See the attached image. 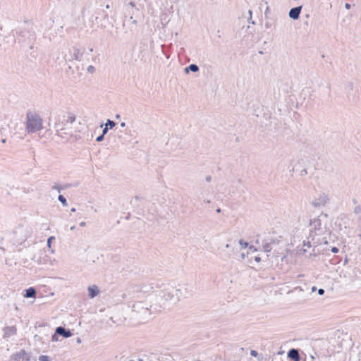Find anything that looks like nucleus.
Returning <instances> with one entry per match:
<instances>
[{
	"label": "nucleus",
	"instance_id": "f257e3e1",
	"mask_svg": "<svg viewBox=\"0 0 361 361\" xmlns=\"http://www.w3.org/2000/svg\"><path fill=\"white\" fill-rule=\"evenodd\" d=\"M15 37L16 42H18L23 49L34 50L37 40V35L34 30L25 29L17 31Z\"/></svg>",
	"mask_w": 361,
	"mask_h": 361
},
{
	"label": "nucleus",
	"instance_id": "f03ea898",
	"mask_svg": "<svg viewBox=\"0 0 361 361\" xmlns=\"http://www.w3.org/2000/svg\"><path fill=\"white\" fill-rule=\"evenodd\" d=\"M26 130L28 133H34L42 128V119L37 114L27 112L26 114Z\"/></svg>",
	"mask_w": 361,
	"mask_h": 361
},
{
	"label": "nucleus",
	"instance_id": "7ed1b4c3",
	"mask_svg": "<svg viewBox=\"0 0 361 361\" xmlns=\"http://www.w3.org/2000/svg\"><path fill=\"white\" fill-rule=\"evenodd\" d=\"M13 30L8 35H0V49H6L11 44L16 43Z\"/></svg>",
	"mask_w": 361,
	"mask_h": 361
},
{
	"label": "nucleus",
	"instance_id": "20e7f679",
	"mask_svg": "<svg viewBox=\"0 0 361 361\" xmlns=\"http://www.w3.org/2000/svg\"><path fill=\"white\" fill-rule=\"evenodd\" d=\"M181 295L179 289H173L171 290H164L162 292L161 298L166 301L176 302L179 300Z\"/></svg>",
	"mask_w": 361,
	"mask_h": 361
},
{
	"label": "nucleus",
	"instance_id": "39448f33",
	"mask_svg": "<svg viewBox=\"0 0 361 361\" xmlns=\"http://www.w3.org/2000/svg\"><path fill=\"white\" fill-rule=\"evenodd\" d=\"M126 13L130 16V19L133 20L135 18H137L140 15V8L136 6L134 1H130L128 4L125 5Z\"/></svg>",
	"mask_w": 361,
	"mask_h": 361
},
{
	"label": "nucleus",
	"instance_id": "423d86ee",
	"mask_svg": "<svg viewBox=\"0 0 361 361\" xmlns=\"http://www.w3.org/2000/svg\"><path fill=\"white\" fill-rule=\"evenodd\" d=\"M329 201V198L327 195L322 192L320 193L319 197L317 198H314L311 204L315 207V208H320L322 207H324L326 205V204L328 203Z\"/></svg>",
	"mask_w": 361,
	"mask_h": 361
},
{
	"label": "nucleus",
	"instance_id": "0eeeda50",
	"mask_svg": "<svg viewBox=\"0 0 361 361\" xmlns=\"http://www.w3.org/2000/svg\"><path fill=\"white\" fill-rule=\"evenodd\" d=\"M73 54L69 59H66V56H64V59L66 61H71L73 60H76L78 61H81L82 60L83 56V51H81L79 48L76 47H73Z\"/></svg>",
	"mask_w": 361,
	"mask_h": 361
},
{
	"label": "nucleus",
	"instance_id": "6e6552de",
	"mask_svg": "<svg viewBox=\"0 0 361 361\" xmlns=\"http://www.w3.org/2000/svg\"><path fill=\"white\" fill-rule=\"evenodd\" d=\"M345 88L348 90L347 93V97L348 100L353 103H356L358 101V97L355 94V93H350V91L353 92V84L351 82H348Z\"/></svg>",
	"mask_w": 361,
	"mask_h": 361
},
{
	"label": "nucleus",
	"instance_id": "1a4fd4ad",
	"mask_svg": "<svg viewBox=\"0 0 361 361\" xmlns=\"http://www.w3.org/2000/svg\"><path fill=\"white\" fill-rule=\"evenodd\" d=\"M281 240L278 238H271L269 242H263V249L266 252H269L274 245H279Z\"/></svg>",
	"mask_w": 361,
	"mask_h": 361
},
{
	"label": "nucleus",
	"instance_id": "9d476101",
	"mask_svg": "<svg viewBox=\"0 0 361 361\" xmlns=\"http://www.w3.org/2000/svg\"><path fill=\"white\" fill-rule=\"evenodd\" d=\"M299 352V349L290 348L287 353V357L293 361H300L301 356Z\"/></svg>",
	"mask_w": 361,
	"mask_h": 361
},
{
	"label": "nucleus",
	"instance_id": "9b49d317",
	"mask_svg": "<svg viewBox=\"0 0 361 361\" xmlns=\"http://www.w3.org/2000/svg\"><path fill=\"white\" fill-rule=\"evenodd\" d=\"M302 9V6H298L290 8L288 12V16L290 18L295 20H298L300 18V15L301 13Z\"/></svg>",
	"mask_w": 361,
	"mask_h": 361
},
{
	"label": "nucleus",
	"instance_id": "f8f14e48",
	"mask_svg": "<svg viewBox=\"0 0 361 361\" xmlns=\"http://www.w3.org/2000/svg\"><path fill=\"white\" fill-rule=\"evenodd\" d=\"M66 116L63 115L62 118L59 116L58 120L55 123L54 127L56 128V135L61 137H65V136L63 134H60V132L63 130V128H61L60 125L61 124L62 126H64L66 123Z\"/></svg>",
	"mask_w": 361,
	"mask_h": 361
},
{
	"label": "nucleus",
	"instance_id": "ddd939ff",
	"mask_svg": "<svg viewBox=\"0 0 361 361\" xmlns=\"http://www.w3.org/2000/svg\"><path fill=\"white\" fill-rule=\"evenodd\" d=\"M66 73L68 75H72V78L73 80H78L82 75V72L80 71L79 67H76V71H75L71 66H68L66 70Z\"/></svg>",
	"mask_w": 361,
	"mask_h": 361
},
{
	"label": "nucleus",
	"instance_id": "4468645a",
	"mask_svg": "<svg viewBox=\"0 0 361 361\" xmlns=\"http://www.w3.org/2000/svg\"><path fill=\"white\" fill-rule=\"evenodd\" d=\"M132 308L133 311L141 314L147 313L149 311L148 307H145L144 302L142 301H139L133 304Z\"/></svg>",
	"mask_w": 361,
	"mask_h": 361
},
{
	"label": "nucleus",
	"instance_id": "2eb2a0df",
	"mask_svg": "<svg viewBox=\"0 0 361 361\" xmlns=\"http://www.w3.org/2000/svg\"><path fill=\"white\" fill-rule=\"evenodd\" d=\"M56 334H59V335L66 338H69L73 335L71 331L69 329H66L65 327L61 326L56 329Z\"/></svg>",
	"mask_w": 361,
	"mask_h": 361
},
{
	"label": "nucleus",
	"instance_id": "dca6fc26",
	"mask_svg": "<svg viewBox=\"0 0 361 361\" xmlns=\"http://www.w3.org/2000/svg\"><path fill=\"white\" fill-rule=\"evenodd\" d=\"M4 331V338H8L11 336L16 335L17 332V329L15 326H6L3 329Z\"/></svg>",
	"mask_w": 361,
	"mask_h": 361
},
{
	"label": "nucleus",
	"instance_id": "f3484780",
	"mask_svg": "<svg viewBox=\"0 0 361 361\" xmlns=\"http://www.w3.org/2000/svg\"><path fill=\"white\" fill-rule=\"evenodd\" d=\"M88 296L90 298H94L99 293V290L96 285H92L88 287Z\"/></svg>",
	"mask_w": 361,
	"mask_h": 361
},
{
	"label": "nucleus",
	"instance_id": "a211bd4d",
	"mask_svg": "<svg viewBox=\"0 0 361 361\" xmlns=\"http://www.w3.org/2000/svg\"><path fill=\"white\" fill-rule=\"evenodd\" d=\"M27 355V352L24 349H21L20 351L13 353L11 356V358L14 361H20V360L24 358V356Z\"/></svg>",
	"mask_w": 361,
	"mask_h": 361
},
{
	"label": "nucleus",
	"instance_id": "6ab92c4d",
	"mask_svg": "<svg viewBox=\"0 0 361 361\" xmlns=\"http://www.w3.org/2000/svg\"><path fill=\"white\" fill-rule=\"evenodd\" d=\"M25 293L24 294V297L27 298H35L37 292L35 288L30 287L27 289H25Z\"/></svg>",
	"mask_w": 361,
	"mask_h": 361
},
{
	"label": "nucleus",
	"instance_id": "aec40b11",
	"mask_svg": "<svg viewBox=\"0 0 361 361\" xmlns=\"http://www.w3.org/2000/svg\"><path fill=\"white\" fill-rule=\"evenodd\" d=\"M199 70H200V68L197 64L192 63L184 68V72L186 74H188L190 71H192L193 73H196V72H198Z\"/></svg>",
	"mask_w": 361,
	"mask_h": 361
},
{
	"label": "nucleus",
	"instance_id": "412c9836",
	"mask_svg": "<svg viewBox=\"0 0 361 361\" xmlns=\"http://www.w3.org/2000/svg\"><path fill=\"white\" fill-rule=\"evenodd\" d=\"M59 201L62 204L63 207L68 206V202L66 197L63 195H59L58 197Z\"/></svg>",
	"mask_w": 361,
	"mask_h": 361
},
{
	"label": "nucleus",
	"instance_id": "4be33fe9",
	"mask_svg": "<svg viewBox=\"0 0 361 361\" xmlns=\"http://www.w3.org/2000/svg\"><path fill=\"white\" fill-rule=\"evenodd\" d=\"M312 225L314 226V229H320L321 227V221L319 219H314L312 221Z\"/></svg>",
	"mask_w": 361,
	"mask_h": 361
},
{
	"label": "nucleus",
	"instance_id": "5701e85b",
	"mask_svg": "<svg viewBox=\"0 0 361 361\" xmlns=\"http://www.w3.org/2000/svg\"><path fill=\"white\" fill-rule=\"evenodd\" d=\"M115 125H116L115 122L110 119H108L105 124L106 127L108 128V129L113 128L115 126Z\"/></svg>",
	"mask_w": 361,
	"mask_h": 361
},
{
	"label": "nucleus",
	"instance_id": "b1692460",
	"mask_svg": "<svg viewBox=\"0 0 361 361\" xmlns=\"http://www.w3.org/2000/svg\"><path fill=\"white\" fill-rule=\"evenodd\" d=\"M75 116L73 114H69L68 118L66 119V123H73L75 121Z\"/></svg>",
	"mask_w": 361,
	"mask_h": 361
},
{
	"label": "nucleus",
	"instance_id": "393cba45",
	"mask_svg": "<svg viewBox=\"0 0 361 361\" xmlns=\"http://www.w3.org/2000/svg\"><path fill=\"white\" fill-rule=\"evenodd\" d=\"M95 13L97 15H102V16H103L104 18H108V13L105 11H104V10H100V11H96Z\"/></svg>",
	"mask_w": 361,
	"mask_h": 361
},
{
	"label": "nucleus",
	"instance_id": "a878e982",
	"mask_svg": "<svg viewBox=\"0 0 361 361\" xmlns=\"http://www.w3.org/2000/svg\"><path fill=\"white\" fill-rule=\"evenodd\" d=\"M39 361H51L48 355H40L39 357Z\"/></svg>",
	"mask_w": 361,
	"mask_h": 361
},
{
	"label": "nucleus",
	"instance_id": "bb28decb",
	"mask_svg": "<svg viewBox=\"0 0 361 361\" xmlns=\"http://www.w3.org/2000/svg\"><path fill=\"white\" fill-rule=\"evenodd\" d=\"M52 189L53 190H56L59 192H61V190H63V188L61 185H59L58 184H54L53 186H52Z\"/></svg>",
	"mask_w": 361,
	"mask_h": 361
},
{
	"label": "nucleus",
	"instance_id": "cd10ccee",
	"mask_svg": "<svg viewBox=\"0 0 361 361\" xmlns=\"http://www.w3.org/2000/svg\"><path fill=\"white\" fill-rule=\"evenodd\" d=\"M239 244L242 246L243 248H246L248 246V243L244 241L243 239L239 240Z\"/></svg>",
	"mask_w": 361,
	"mask_h": 361
},
{
	"label": "nucleus",
	"instance_id": "c85d7f7f",
	"mask_svg": "<svg viewBox=\"0 0 361 361\" xmlns=\"http://www.w3.org/2000/svg\"><path fill=\"white\" fill-rule=\"evenodd\" d=\"M354 213H355L356 214H359L361 213V206L360 205H357L354 208Z\"/></svg>",
	"mask_w": 361,
	"mask_h": 361
},
{
	"label": "nucleus",
	"instance_id": "c756f323",
	"mask_svg": "<svg viewBox=\"0 0 361 361\" xmlns=\"http://www.w3.org/2000/svg\"><path fill=\"white\" fill-rule=\"evenodd\" d=\"M87 71L90 73H94L95 72V68L93 66L90 65L87 67Z\"/></svg>",
	"mask_w": 361,
	"mask_h": 361
},
{
	"label": "nucleus",
	"instance_id": "7c9ffc66",
	"mask_svg": "<svg viewBox=\"0 0 361 361\" xmlns=\"http://www.w3.org/2000/svg\"><path fill=\"white\" fill-rule=\"evenodd\" d=\"M250 355L254 357H257L259 356V353L255 350H250Z\"/></svg>",
	"mask_w": 361,
	"mask_h": 361
},
{
	"label": "nucleus",
	"instance_id": "2f4dec72",
	"mask_svg": "<svg viewBox=\"0 0 361 361\" xmlns=\"http://www.w3.org/2000/svg\"><path fill=\"white\" fill-rule=\"evenodd\" d=\"M58 335H59V334H56V332L55 331L54 334L51 336V341H58Z\"/></svg>",
	"mask_w": 361,
	"mask_h": 361
},
{
	"label": "nucleus",
	"instance_id": "473e14b6",
	"mask_svg": "<svg viewBox=\"0 0 361 361\" xmlns=\"http://www.w3.org/2000/svg\"><path fill=\"white\" fill-rule=\"evenodd\" d=\"M25 361H30L31 360V353H27V355L24 356V358Z\"/></svg>",
	"mask_w": 361,
	"mask_h": 361
},
{
	"label": "nucleus",
	"instance_id": "72a5a7b5",
	"mask_svg": "<svg viewBox=\"0 0 361 361\" xmlns=\"http://www.w3.org/2000/svg\"><path fill=\"white\" fill-rule=\"evenodd\" d=\"M104 134H102V135H99L96 138V141L97 142H102V140H104Z\"/></svg>",
	"mask_w": 361,
	"mask_h": 361
},
{
	"label": "nucleus",
	"instance_id": "f704fd0d",
	"mask_svg": "<svg viewBox=\"0 0 361 361\" xmlns=\"http://www.w3.org/2000/svg\"><path fill=\"white\" fill-rule=\"evenodd\" d=\"M54 239H55V238H54V236H50V237L47 239V245H48L49 247H50V246H51V241H52L53 240H54Z\"/></svg>",
	"mask_w": 361,
	"mask_h": 361
},
{
	"label": "nucleus",
	"instance_id": "c9c22d12",
	"mask_svg": "<svg viewBox=\"0 0 361 361\" xmlns=\"http://www.w3.org/2000/svg\"><path fill=\"white\" fill-rule=\"evenodd\" d=\"M271 25H272V23H271V21H267V22L265 23V24H264V26H265V27H266L267 29L270 28V27H271Z\"/></svg>",
	"mask_w": 361,
	"mask_h": 361
},
{
	"label": "nucleus",
	"instance_id": "e433bc0d",
	"mask_svg": "<svg viewBox=\"0 0 361 361\" xmlns=\"http://www.w3.org/2000/svg\"><path fill=\"white\" fill-rule=\"evenodd\" d=\"M331 251L333 253H335V254H336V253H338V252L339 250H338V248L337 247H332L331 248Z\"/></svg>",
	"mask_w": 361,
	"mask_h": 361
},
{
	"label": "nucleus",
	"instance_id": "4c0bfd02",
	"mask_svg": "<svg viewBox=\"0 0 361 361\" xmlns=\"http://www.w3.org/2000/svg\"><path fill=\"white\" fill-rule=\"evenodd\" d=\"M324 293H325V290L323 288H319L318 290V294L320 295H323L324 294Z\"/></svg>",
	"mask_w": 361,
	"mask_h": 361
},
{
	"label": "nucleus",
	"instance_id": "58836bf2",
	"mask_svg": "<svg viewBox=\"0 0 361 361\" xmlns=\"http://www.w3.org/2000/svg\"><path fill=\"white\" fill-rule=\"evenodd\" d=\"M307 174V171L306 169H302L301 171H300V176H305Z\"/></svg>",
	"mask_w": 361,
	"mask_h": 361
},
{
	"label": "nucleus",
	"instance_id": "ea45409f",
	"mask_svg": "<svg viewBox=\"0 0 361 361\" xmlns=\"http://www.w3.org/2000/svg\"><path fill=\"white\" fill-rule=\"evenodd\" d=\"M296 290L302 291L303 290L301 287L297 286V287L294 288V289L292 290L291 292L296 291Z\"/></svg>",
	"mask_w": 361,
	"mask_h": 361
},
{
	"label": "nucleus",
	"instance_id": "a19ab883",
	"mask_svg": "<svg viewBox=\"0 0 361 361\" xmlns=\"http://www.w3.org/2000/svg\"><path fill=\"white\" fill-rule=\"evenodd\" d=\"M304 246H307V247H311V243L310 241L305 242L304 241Z\"/></svg>",
	"mask_w": 361,
	"mask_h": 361
},
{
	"label": "nucleus",
	"instance_id": "79ce46f5",
	"mask_svg": "<svg viewBox=\"0 0 361 361\" xmlns=\"http://www.w3.org/2000/svg\"><path fill=\"white\" fill-rule=\"evenodd\" d=\"M254 259H255V261H256L257 262H261V258H260V257H259V256H255V257H254Z\"/></svg>",
	"mask_w": 361,
	"mask_h": 361
},
{
	"label": "nucleus",
	"instance_id": "37998d69",
	"mask_svg": "<svg viewBox=\"0 0 361 361\" xmlns=\"http://www.w3.org/2000/svg\"><path fill=\"white\" fill-rule=\"evenodd\" d=\"M108 130H109L108 128H106L105 126V128L102 130V134H104V135H105L107 133Z\"/></svg>",
	"mask_w": 361,
	"mask_h": 361
},
{
	"label": "nucleus",
	"instance_id": "c03bdc74",
	"mask_svg": "<svg viewBox=\"0 0 361 361\" xmlns=\"http://www.w3.org/2000/svg\"><path fill=\"white\" fill-rule=\"evenodd\" d=\"M62 188H63V190H65V189H67L68 188H70L71 186V184H66V185H61Z\"/></svg>",
	"mask_w": 361,
	"mask_h": 361
},
{
	"label": "nucleus",
	"instance_id": "a18cd8bd",
	"mask_svg": "<svg viewBox=\"0 0 361 361\" xmlns=\"http://www.w3.org/2000/svg\"><path fill=\"white\" fill-rule=\"evenodd\" d=\"M206 181L207 182H210L212 180V176H207L205 178Z\"/></svg>",
	"mask_w": 361,
	"mask_h": 361
},
{
	"label": "nucleus",
	"instance_id": "49530a36",
	"mask_svg": "<svg viewBox=\"0 0 361 361\" xmlns=\"http://www.w3.org/2000/svg\"><path fill=\"white\" fill-rule=\"evenodd\" d=\"M357 221L358 226L361 228V215L358 217Z\"/></svg>",
	"mask_w": 361,
	"mask_h": 361
},
{
	"label": "nucleus",
	"instance_id": "de8ad7c7",
	"mask_svg": "<svg viewBox=\"0 0 361 361\" xmlns=\"http://www.w3.org/2000/svg\"><path fill=\"white\" fill-rule=\"evenodd\" d=\"M132 24L134 25H137V20L136 19H133L132 20Z\"/></svg>",
	"mask_w": 361,
	"mask_h": 361
},
{
	"label": "nucleus",
	"instance_id": "09e8293b",
	"mask_svg": "<svg viewBox=\"0 0 361 361\" xmlns=\"http://www.w3.org/2000/svg\"><path fill=\"white\" fill-rule=\"evenodd\" d=\"M30 55L32 57H36L37 56V52L36 51H32V52L30 53Z\"/></svg>",
	"mask_w": 361,
	"mask_h": 361
},
{
	"label": "nucleus",
	"instance_id": "8fccbe9b",
	"mask_svg": "<svg viewBox=\"0 0 361 361\" xmlns=\"http://www.w3.org/2000/svg\"><path fill=\"white\" fill-rule=\"evenodd\" d=\"M269 7H267V9H266V11H265V13H264V15H265V18H267V13H268V12H269Z\"/></svg>",
	"mask_w": 361,
	"mask_h": 361
},
{
	"label": "nucleus",
	"instance_id": "3c124183",
	"mask_svg": "<svg viewBox=\"0 0 361 361\" xmlns=\"http://www.w3.org/2000/svg\"><path fill=\"white\" fill-rule=\"evenodd\" d=\"M345 8L349 9V8H350V4H348V3H346V4H345Z\"/></svg>",
	"mask_w": 361,
	"mask_h": 361
},
{
	"label": "nucleus",
	"instance_id": "603ef678",
	"mask_svg": "<svg viewBox=\"0 0 361 361\" xmlns=\"http://www.w3.org/2000/svg\"><path fill=\"white\" fill-rule=\"evenodd\" d=\"M85 225H86V223L85 221H82L80 223V226L82 227L85 226Z\"/></svg>",
	"mask_w": 361,
	"mask_h": 361
},
{
	"label": "nucleus",
	"instance_id": "864d4df0",
	"mask_svg": "<svg viewBox=\"0 0 361 361\" xmlns=\"http://www.w3.org/2000/svg\"><path fill=\"white\" fill-rule=\"evenodd\" d=\"M245 253H241V254H240V258H241V259H245Z\"/></svg>",
	"mask_w": 361,
	"mask_h": 361
},
{
	"label": "nucleus",
	"instance_id": "5fc2aeb1",
	"mask_svg": "<svg viewBox=\"0 0 361 361\" xmlns=\"http://www.w3.org/2000/svg\"><path fill=\"white\" fill-rule=\"evenodd\" d=\"M310 14H309V13H307V14H305V18H310Z\"/></svg>",
	"mask_w": 361,
	"mask_h": 361
},
{
	"label": "nucleus",
	"instance_id": "6e6d98bb",
	"mask_svg": "<svg viewBox=\"0 0 361 361\" xmlns=\"http://www.w3.org/2000/svg\"><path fill=\"white\" fill-rule=\"evenodd\" d=\"M303 23H304V25H309V23H308V21H307V20H305Z\"/></svg>",
	"mask_w": 361,
	"mask_h": 361
},
{
	"label": "nucleus",
	"instance_id": "4d7b16f0",
	"mask_svg": "<svg viewBox=\"0 0 361 361\" xmlns=\"http://www.w3.org/2000/svg\"><path fill=\"white\" fill-rule=\"evenodd\" d=\"M121 127H125V126H126V123L122 122V123H121Z\"/></svg>",
	"mask_w": 361,
	"mask_h": 361
},
{
	"label": "nucleus",
	"instance_id": "13d9d810",
	"mask_svg": "<svg viewBox=\"0 0 361 361\" xmlns=\"http://www.w3.org/2000/svg\"><path fill=\"white\" fill-rule=\"evenodd\" d=\"M6 139L3 138V139L1 140V142H2V143H6Z\"/></svg>",
	"mask_w": 361,
	"mask_h": 361
},
{
	"label": "nucleus",
	"instance_id": "bf43d9fd",
	"mask_svg": "<svg viewBox=\"0 0 361 361\" xmlns=\"http://www.w3.org/2000/svg\"><path fill=\"white\" fill-rule=\"evenodd\" d=\"M71 211L72 212H75L76 211V209H75V208H74V207H73V208L71 209Z\"/></svg>",
	"mask_w": 361,
	"mask_h": 361
},
{
	"label": "nucleus",
	"instance_id": "052dcab7",
	"mask_svg": "<svg viewBox=\"0 0 361 361\" xmlns=\"http://www.w3.org/2000/svg\"><path fill=\"white\" fill-rule=\"evenodd\" d=\"M75 229V226H73L71 227V231H73Z\"/></svg>",
	"mask_w": 361,
	"mask_h": 361
},
{
	"label": "nucleus",
	"instance_id": "680f3d73",
	"mask_svg": "<svg viewBox=\"0 0 361 361\" xmlns=\"http://www.w3.org/2000/svg\"><path fill=\"white\" fill-rule=\"evenodd\" d=\"M353 203H354V204H357V200H356V199H353Z\"/></svg>",
	"mask_w": 361,
	"mask_h": 361
},
{
	"label": "nucleus",
	"instance_id": "e2e57ef3",
	"mask_svg": "<svg viewBox=\"0 0 361 361\" xmlns=\"http://www.w3.org/2000/svg\"><path fill=\"white\" fill-rule=\"evenodd\" d=\"M216 211L217 213H220L221 210L220 208H218Z\"/></svg>",
	"mask_w": 361,
	"mask_h": 361
},
{
	"label": "nucleus",
	"instance_id": "0e129e2a",
	"mask_svg": "<svg viewBox=\"0 0 361 361\" xmlns=\"http://www.w3.org/2000/svg\"><path fill=\"white\" fill-rule=\"evenodd\" d=\"M135 198L136 200H140V197L139 196H135Z\"/></svg>",
	"mask_w": 361,
	"mask_h": 361
},
{
	"label": "nucleus",
	"instance_id": "69168bd1",
	"mask_svg": "<svg viewBox=\"0 0 361 361\" xmlns=\"http://www.w3.org/2000/svg\"><path fill=\"white\" fill-rule=\"evenodd\" d=\"M316 289H317V288L315 286H313L312 288V291H314V290H316Z\"/></svg>",
	"mask_w": 361,
	"mask_h": 361
},
{
	"label": "nucleus",
	"instance_id": "338daca9",
	"mask_svg": "<svg viewBox=\"0 0 361 361\" xmlns=\"http://www.w3.org/2000/svg\"><path fill=\"white\" fill-rule=\"evenodd\" d=\"M204 202L209 204V203H210V200H204Z\"/></svg>",
	"mask_w": 361,
	"mask_h": 361
},
{
	"label": "nucleus",
	"instance_id": "774afa93",
	"mask_svg": "<svg viewBox=\"0 0 361 361\" xmlns=\"http://www.w3.org/2000/svg\"><path fill=\"white\" fill-rule=\"evenodd\" d=\"M226 248L230 247V245H229V244H226Z\"/></svg>",
	"mask_w": 361,
	"mask_h": 361
}]
</instances>
